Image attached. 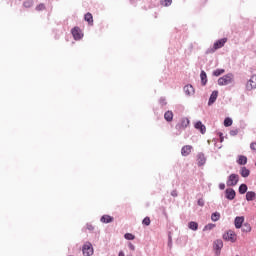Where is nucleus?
<instances>
[{
  "instance_id": "f257e3e1",
  "label": "nucleus",
  "mask_w": 256,
  "mask_h": 256,
  "mask_svg": "<svg viewBox=\"0 0 256 256\" xmlns=\"http://www.w3.org/2000/svg\"><path fill=\"white\" fill-rule=\"evenodd\" d=\"M225 43H227V38H221L219 40H217L213 47H210L206 50V55H211L213 53H215L217 51V49H221L223 47H225Z\"/></svg>"
},
{
  "instance_id": "f03ea898",
  "label": "nucleus",
  "mask_w": 256,
  "mask_h": 256,
  "mask_svg": "<svg viewBox=\"0 0 256 256\" xmlns=\"http://www.w3.org/2000/svg\"><path fill=\"white\" fill-rule=\"evenodd\" d=\"M233 79H235V76L233 75V73H228L218 79V85L220 87L231 85V83H233Z\"/></svg>"
},
{
  "instance_id": "7ed1b4c3",
  "label": "nucleus",
  "mask_w": 256,
  "mask_h": 256,
  "mask_svg": "<svg viewBox=\"0 0 256 256\" xmlns=\"http://www.w3.org/2000/svg\"><path fill=\"white\" fill-rule=\"evenodd\" d=\"M191 121H189V118H181L180 122L176 124L175 129H176V135H181L183 131H185L186 127H189V124Z\"/></svg>"
},
{
  "instance_id": "20e7f679",
  "label": "nucleus",
  "mask_w": 256,
  "mask_h": 256,
  "mask_svg": "<svg viewBox=\"0 0 256 256\" xmlns=\"http://www.w3.org/2000/svg\"><path fill=\"white\" fill-rule=\"evenodd\" d=\"M239 183V174H230L226 181L227 187H235Z\"/></svg>"
},
{
  "instance_id": "39448f33",
  "label": "nucleus",
  "mask_w": 256,
  "mask_h": 256,
  "mask_svg": "<svg viewBox=\"0 0 256 256\" xmlns=\"http://www.w3.org/2000/svg\"><path fill=\"white\" fill-rule=\"evenodd\" d=\"M256 89V74L252 75L246 83V91H253Z\"/></svg>"
},
{
  "instance_id": "423d86ee",
  "label": "nucleus",
  "mask_w": 256,
  "mask_h": 256,
  "mask_svg": "<svg viewBox=\"0 0 256 256\" xmlns=\"http://www.w3.org/2000/svg\"><path fill=\"white\" fill-rule=\"evenodd\" d=\"M225 197L228 199V201H233V199L237 197V192H235V189L233 188H227L225 190Z\"/></svg>"
},
{
  "instance_id": "0eeeda50",
  "label": "nucleus",
  "mask_w": 256,
  "mask_h": 256,
  "mask_svg": "<svg viewBox=\"0 0 256 256\" xmlns=\"http://www.w3.org/2000/svg\"><path fill=\"white\" fill-rule=\"evenodd\" d=\"M82 252H83L84 256H91V255H93V245H91V243L85 244L82 247Z\"/></svg>"
},
{
  "instance_id": "6e6552de",
  "label": "nucleus",
  "mask_w": 256,
  "mask_h": 256,
  "mask_svg": "<svg viewBox=\"0 0 256 256\" xmlns=\"http://www.w3.org/2000/svg\"><path fill=\"white\" fill-rule=\"evenodd\" d=\"M243 223H245V216H237L234 219V225L236 229H241L243 227Z\"/></svg>"
},
{
  "instance_id": "1a4fd4ad",
  "label": "nucleus",
  "mask_w": 256,
  "mask_h": 256,
  "mask_svg": "<svg viewBox=\"0 0 256 256\" xmlns=\"http://www.w3.org/2000/svg\"><path fill=\"white\" fill-rule=\"evenodd\" d=\"M223 239L224 241H231V243H235V233L229 230L223 234Z\"/></svg>"
},
{
  "instance_id": "9d476101",
  "label": "nucleus",
  "mask_w": 256,
  "mask_h": 256,
  "mask_svg": "<svg viewBox=\"0 0 256 256\" xmlns=\"http://www.w3.org/2000/svg\"><path fill=\"white\" fill-rule=\"evenodd\" d=\"M191 151H193V146H191V145L183 146L181 149L182 157H189V155H191Z\"/></svg>"
},
{
  "instance_id": "9b49d317",
  "label": "nucleus",
  "mask_w": 256,
  "mask_h": 256,
  "mask_svg": "<svg viewBox=\"0 0 256 256\" xmlns=\"http://www.w3.org/2000/svg\"><path fill=\"white\" fill-rule=\"evenodd\" d=\"M183 90L185 95H187V97H191L192 95H195V88H193V85L191 84L184 86Z\"/></svg>"
},
{
  "instance_id": "f8f14e48",
  "label": "nucleus",
  "mask_w": 256,
  "mask_h": 256,
  "mask_svg": "<svg viewBox=\"0 0 256 256\" xmlns=\"http://www.w3.org/2000/svg\"><path fill=\"white\" fill-rule=\"evenodd\" d=\"M195 129H197L198 131H200V133L202 135H205V133H207V128L205 127V125L203 124V122L201 121H197L194 124Z\"/></svg>"
},
{
  "instance_id": "ddd939ff",
  "label": "nucleus",
  "mask_w": 256,
  "mask_h": 256,
  "mask_svg": "<svg viewBox=\"0 0 256 256\" xmlns=\"http://www.w3.org/2000/svg\"><path fill=\"white\" fill-rule=\"evenodd\" d=\"M73 38L75 39V41H80V39H82L83 35H81V30L79 29V27H74L71 31Z\"/></svg>"
},
{
  "instance_id": "4468645a",
  "label": "nucleus",
  "mask_w": 256,
  "mask_h": 256,
  "mask_svg": "<svg viewBox=\"0 0 256 256\" xmlns=\"http://www.w3.org/2000/svg\"><path fill=\"white\" fill-rule=\"evenodd\" d=\"M198 167H203L205 163H207V158H205V154L200 152L197 154Z\"/></svg>"
},
{
  "instance_id": "2eb2a0df",
  "label": "nucleus",
  "mask_w": 256,
  "mask_h": 256,
  "mask_svg": "<svg viewBox=\"0 0 256 256\" xmlns=\"http://www.w3.org/2000/svg\"><path fill=\"white\" fill-rule=\"evenodd\" d=\"M217 97H219V91L214 90L208 100V105L209 107H211V105H213V103H215V101H217Z\"/></svg>"
},
{
  "instance_id": "dca6fc26",
  "label": "nucleus",
  "mask_w": 256,
  "mask_h": 256,
  "mask_svg": "<svg viewBox=\"0 0 256 256\" xmlns=\"http://www.w3.org/2000/svg\"><path fill=\"white\" fill-rule=\"evenodd\" d=\"M100 221L101 223H113V221H115V218H113L112 216L110 215H103L101 218H100Z\"/></svg>"
},
{
  "instance_id": "f3484780",
  "label": "nucleus",
  "mask_w": 256,
  "mask_h": 256,
  "mask_svg": "<svg viewBox=\"0 0 256 256\" xmlns=\"http://www.w3.org/2000/svg\"><path fill=\"white\" fill-rule=\"evenodd\" d=\"M200 79H201V85L202 87H205V85H207V73L205 72V70H201L200 72Z\"/></svg>"
},
{
  "instance_id": "a211bd4d",
  "label": "nucleus",
  "mask_w": 256,
  "mask_h": 256,
  "mask_svg": "<svg viewBox=\"0 0 256 256\" xmlns=\"http://www.w3.org/2000/svg\"><path fill=\"white\" fill-rule=\"evenodd\" d=\"M240 175L241 177L247 178L251 175V171L247 169V167L243 166L240 168Z\"/></svg>"
},
{
  "instance_id": "6ab92c4d",
  "label": "nucleus",
  "mask_w": 256,
  "mask_h": 256,
  "mask_svg": "<svg viewBox=\"0 0 256 256\" xmlns=\"http://www.w3.org/2000/svg\"><path fill=\"white\" fill-rule=\"evenodd\" d=\"M164 119L168 123H171V121H173V111H171V110L166 111L164 113Z\"/></svg>"
},
{
  "instance_id": "aec40b11",
  "label": "nucleus",
  "mask_w": 256,
  "mask_h": 256,
  "mask_svg": "<svg viewBox=\"0 0 256 256\" xmlns=\"http://www.w3.org/2000/svg\"><path fill=\"white\" fill-rule=\"evenodd\" d=\"M255 199H256L255 191L246 192V201H255Z\"/></svg>"
},
{
  "instance_id": "412c9836",
  "label": "nucleus",
  "mask_w": 256,
  "mask_h": 256,
  "mask_svg": "<svg viewBox=\"0 0 256 256\" xmlns=\"http://www.w3.org/2000/svg\"><path fill=\"white\" fill-rule=\"evenodd\" d=\"M188 228L191 229V231H197V229H199V223L191 221L188 223Z\"/></svg>"
},
{
  "instance_id": "4be33fe9",
  "label": "nucleus",
  "mask_w": 256,
  "mask_h": 256,
  "mask_svg": "<svg viewBox=\"0 0 256 256\" xmlns=\"http://www.w3.org/2000/svg\"><path fill=\"white\" fill-rule=\"evenodd\" d=\"M84 20L85 21H87V23L89 24V25H93V14H91V13H86L85 15H84Z\"/></svg>"
},
{
  "instance_id": "5701e85b",
  "label": "nucleus",
  "mask_w": 256,
  "mask_h": 256,
  "mask_svg": "<svg viewBox=\"0 0 256 256\" xmlns=\"http://www.w3.org/2000/svg\"><path fill=\"white\" fill-rule=\"evenodd\" d=\"M249 189V187H247V184H241L238 188V191L240 193V195H245V193H248L247 190Z\"/></svg>"
},
{
  "instance_id": "b1692460",
  "label": "nucleus",
  "mask_w": 256,
  "mask_h": 256,
  "mask_svg": "<svg viewBox=\"0 0 256 256\" xmlns=\"http://www.w3.org/2000/svg\"><path fill=\"white\" fill-rule=\"evenodd\" d=\"M238 165H247V156L240 155L237 160Z\"/></svg>"
},
{
  "instance_id": "393cba45",
  "label": "nucleus",
  "mask_w": 256,
  "mask_h": 256,
  "mask_svg": "<svg viewBox=\"0 0 256 256\" xmlns=\"http://www.w3.org/2000/svg\"><path fill=\"white\" fill-rule=\"evenodd\" d=\"M241 229H242L243 233H251V224L244 223V224H242Z\"/></svg>"
},
{
  "instance_id": "a878e982",
  "label": "nucleus",
  "mask_w": 256,
  "mask_h": 256,
  "mask_svg": "<svg viewBox=\"0 0 256 256\" xmlns=\"http://www.w3.org/2000/svg\"><path fill=\"white\" fill-rule=\"evenodd\" d=\"M214 247H215L216 251H221V249H223V241L222 240H216L214 242Z\"/></svg>"
},
{
  "instance_id": "bb28decb",
  "label": "nucleus",
  "mask_w": 256,
  "mask_h": 256,
  "mask_svg": "<svg viewBox=\"0 0 256 256\" xmlns=\"http://www.w3.org/2000/svg\"><path fill=\"white\" fill-rule=\"evenodd\" d=\"M223 73H225V69H216L212 72V75L214 77H221V75H223Z\"/></svg>"
},
{
  "instance_id": "cd10ccee",
  "label": "nucleus",
  "mask_w": 256,
  "mask_h": 256,
  "mask_svg": "<svg viewBox=\"0 0 256 256\" xmlns=\"http://www.w3.org/2000/svg\"><path fill=\"white\" fill-rule=\"evenodd\" d=\"M211 219L215 223V222H217V221H219L221 219V214L219 212H214L211 215Z\"/></svg>"
},
{
  "instance_id": "c85d7f7f",
  "label": "nucleus",
  "mask_w": 256,
  "mask_h": 256,
  "mask_svg": "<svg viewBox=\"0 0 256 256\" xmlns=\"http://www.w3.org/2000/svg\"><path fill=\"white\" fill-rule=\"evenodd\" d=\"M233 125V119L227 117L224 119V127H231Z\"/></svg>"
},
{
  "instance_id": "c756f323",
  "label": "nucleus",
  "mask_w": 256,
  "mask_h": 256,
  "mask_svg": "<svg viewBox=\"0 0 256 256\" xmlns=\"http://www.w3.org/2000/svg\"><path fill=\"white\" fill-rule=\"evenodd\" d=\"M173 3V0H161L160 1V4L163 6V7H170V5Z\"/></svg>"
},
{
  "instance_id": "7c9ffc66",
  "label": "nucleus",
  "mask_w": 256,
  "mask_h": 256,
  "mask_svg": "<svg viewBox=\"0 0 256 256\" xmlns=\"http://www.w3.org/2000/svg\"><path fill=\"white\" fill-rule=\"evenodd\" d=\"M168 247L173 249V236H171V232L168 233Z\"/></svg>"
},
{
  "instance_id": "2f4dec72",
  "label": "nucleus",
  "mask_w": 256,
  "mask_h": 256,
  "mask_svg": "<svg viewBox=\"0 0 256 256\" xmlns=\"http://www.w3.org/2000/svg\"><path fill=\"white\" fill-rule=\"evenodd\" d=\"M23 5L26 9H30V7H33V0H26Z\"/></svg>"
},
{
  "instance_id": "473e14b6",
  "label": "nucleus",
  "mask_w": 256,
  "mask_h": 256,
  "mask_svg": "<svg viewBox=\"0 0 256 256\" xmlns=\"http://www.w3.org/2000/svg\"><path fill=\"white\" fill-rule=\"evenodd\" d=\"M142 225H146V227H149V225H151V218L145 217V218L142 220Z\"/></svg>"
},
{
  "instance_id": "72a5a7b5",
  "label": "nucleus",
  "mask_w": 256,
  "mask_h": 256,
  "mask_svg": "<svg viewBox=\"0 0 256 256\" xmlns=\"http://www.w3.org/2000/svg\"><path fill=\"white\" fill-rule=\"evenodd\" d=\"M124 238L127 239V241H133V239H135V235H133L131 233H126L124 235Z\"/></svg>"
},
{
  "instance_id": "f704fd0d",
  "label": "nucleus",
  "mask_w": 256,
  "mask_h": 256,
  "mask_svg": "<svg viewBox=\"0 0 256 256\" xmlns=\"http://www.w3.org/2000/svg\"><path fill=\"white\" fill-rule=\"evenodd\" d=\"M215 227V224H207L204 226L203 231H211Z\"/></svg>"
},
{
  "instance_id": "c9c22d12",
  "label": "nucleus",
  "mask_w": 256,
  "mask_h": 256,
  "mask_svg": "<svg viewBox=\"0 0 256 256\" xmlns=\"http://www.w3.org/2000/svg\"><path fill=\"white\" fill-rule=\"evenodd\" d=\"M159 104L161 105V107H165V105H167V99H165V97H161L159 99Z\"/></svg>"
},
{
  "instance_id": "e433bc0d",
  "label": "nucleus",
  "mask_w": 256,
  "mask_h": 256,
  "mask_svg": "<svg viewBox=\"0 0 256 256\" xmlns=\"http://www.w3.org/2000/svg\"><path fill=\"white\" fill-rule=\"evenodd\" d=\"M86 229H88V231H95V226L93 224L87 223Z\"/></svg>"
},
{
  "instance_id": "4c0bfd02",
  "label": "nucleus",
  "mask_w": 256,
  "mask_h": 256,
  "mask_svg": "<svg viewBox=\"0 0 256 256\" xmlns=\"http://www.w3.org/2000/svg\"><path fill=\"white\" fill-rule=\"evenodd\" d=\"M36 11H45V4H39L36 6Z\"/></svg>"
},
{
  "instance_id": "58836bf2",
  "label": "nucleus",
  "mask_w": 256,
  "mask_h": 256,
  "mask_svg": "<svg viewBox=\"0 0 256 256\" xmlns=\"http://www.w3.org/2000/svg\"><path fill=\"white\" fill-rule=\"evenodd\" d=\"M238 134H239V129H233L230 131L231 137H235V135H238Z\"/></svg>"
},
{
  "instance_id": "ea45409f",
  "label": "nucleus",
  "mask_w": 256,
  "mask_h": 256,
  "mask_svg": "<svg viewBox=\"0 0 256 256\" xmlns=\"http://www.w3.org/2000/svg\"><path fill=\"white\" fill-rule=\"evenodd\" d=\"M197 204L199 207H204L205 206V200L203 198L198 199Z\"/></svg>"
},
{
  "instance_id": "a19ab883",
  "label": "nucleus",
  "mask_w": 256,
  "mask_h": 256,
  "mask_svg": "<svg viewBox=\"0 0 256 256\" xmlns=\"http://www.w3.org/2000/svg\"><path fill=\"white\" fill-rule=\"evenodd\" d=\"M250 149H252V151H256V143L255 142H252L250 144Z\"/></svg>"
},
{
  "instance_id": "79ce46f5",
  "label": "nucleus",
  "mask_w": 256,
  "mask_h": 256,
  "mask_svg": "<svg viewBox=\"0 0 256 256\" xmlns=\"http://www.w3.org/2000/svg\"><path fill=\"white\" fill-rule=\"evenodd\" d=\"M128 247H129V249L131 250V251H135V245H133V243H129L128 244Z\"/></svg>"
},
{
  "instance_id": "37998d69",
  "label": "nucleus",
  "mask_w": 256,
  "mask_h": 256,
  "mask_svg": "<svg viewBox=\"0 0 256 256\" xmlns=\"http://www.w3.org/2000/svg\"><path fill=\"white\" fill-rule=\"evenodd\" d=\"M219 189H220L221 191H223V190L225 189V183H220V184H219Z\"/></svg>"
},
{
  "instance_id": "c03bdc74",
  "label": "nucleus",
  "mask_w": 256,
  "mask_h": 256,
  "mask_svg": "<svg viewBox=\"0 0 256 256\" xmlns=\"http://www.w3.org/2000/svg\"><path fill=\"white\" fill-rule=\"evenodd\" d=\"M219 137H220V143H223L224 138H223V133L219 132Z\"/></svg>"
},
{
  "instance_id": "a18cd8bd",
  "label": "nucleus",
  "mask_w": 256,
  "mask_h": 256,
  "mask_svg": "<svg viewBox=\"0 0 256 256\" xmlns=\"http://www.w3.org/2000/svg\"><path fill=\"white\" fill-rule=\"evenodd\" d=\"M177 190H173L172 192H171V196L172 197H177Z\"/></svg>"
},
{
  "instance_id": "49530a36",
  "label": "nucleus",
  "mask_w": 256,
  "mask_h": 256,
  "mask_svg": "<svg viewBox=\"0 0 256 256\" xmlns=\"http://www.w3.org/2000/svg\"><path fill=\"white\" fill-rule=\"evenodd\" d=\"M118 256H125V253L123 251H120Z\"/></svg>"
},
{
  "instance_id": "de8ad7c7",
  "label": "nucleus",
  "mask_w": 256,
  "mask_h": 256,
  "mask_svg": "<svg viewBox=\"0 0 256 256\" xmlns=\"http://www.w3.org/2000/svg\"><path fill=\"white\" fill-rule=\"evenodd\" d=\"M130 1H133V0H130Z\"/></svg>"
}]
</instances>
